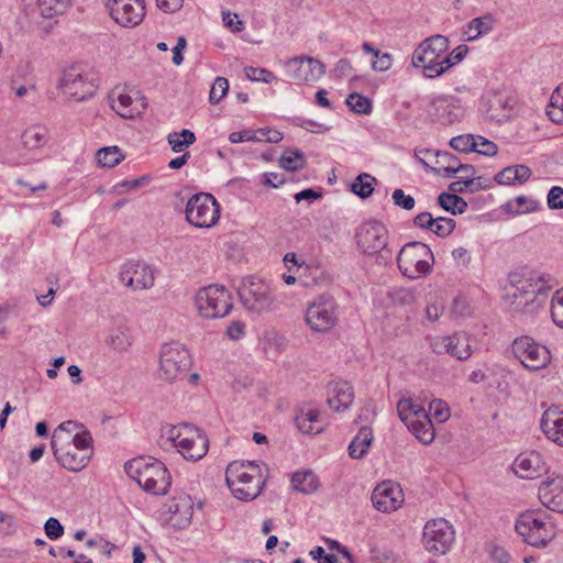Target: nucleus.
Instances as JSON below:
<instances>
[{"mask_svg":"<svg viewBox=\"0 0 563 563\" xmlns=\"http://www.w3.org/2000/svg\"><path fill=\"white\" fill-rule=\"evenodd\" d=\"M547 202L552 210L563 209V188L553 186L548 194Z\"/></svg>","mask_w":563,"mask_h":563,"instance_id":"nucleus-61","label":"nucleus"},{"mask_svg":"<svg viewBox=\"0 0 563 563\" xmlns=\"http://www.w3.org/2000/svg\"><path fill=\"white\" fill-rule=\"evenodd\" d=\"M397 411L404 423L415 418L426 417V409L420 405L413 404L410 398L400 399L397 404Z\"/></svg>","mask_w":563,"mask_h":563,"instance_id":"nucleus-40","label":"nucleus"},{"mask_svg":"<svg viewBox=\"0 0 563 563\" xmlns=\"http://www.w3.org/2000/svg\"><path fill=\"white\" fill-rule=\"evenodd\" d=\"M401 490L398 485L391 482L378 484L372 493L373 506L382 512H390L400 507L402 499Z\"/></svg>","mask_w":563,"mask_h":563,"instance_id":"nucleus-22","label":"nucleus"},{"mask_svg":"<svg viewBox=\"0 0 563 563\" xmlns=\"http://www.w3.org/2000/svg\"><path fill=\"white\" fill-rule=\"evenodd\" d=\"M409 431L423 444H429L434 439V429L429 413L426 417L415 418L405 423Z\"/></svg>","mask_w":563,"mask_h":563,"instance_id":"nucleus-28","label":"nucleus"},{"mask_svg":"<svg viewBox=\"0 0 563 563\" xmlns=\"http://www.w3.org/2000/svg\"><path fill=\"white\" fill-rule=\"evenodd\" d=\"M106 344L118 353H124L132 345L131 330L125 322H119L109 330Z\"/></svg>","mask_w":563,"mask_h":563,"instance_id":"nucleus-25","label":"nucleus"},{"mask_svg":"<svg viewBox=\"0 0 563 563\" xmlns=\"http://www.w3.org/2000/svg\"><path fill=\"white\" fill-rule=\"evenodd\" d=\"M107 7L111 18L125 27L139 25L145 16L144 0H109Z\"/></svg>","mask_w":563,"mask_h":563,"instance_id":"nucleus-16","label":"nucleus"},{"mask_svg":"<svg viewBox=\"0 0 563 563\" xmlns=\"http://www.w3.org/2000/svg\"><path fill=\"white\" fill-rule=\"evenodd\" d=\"M547 114L552 122L563 124V82L552 92Z\"/></svg>","mask_w":563,"mask_h":563,"instance_id":"nucleus-37","label":"nucleus"},{"mask_svg":"<svg viewBox=\"0 0 563 563\" xmlns=\"http://www.w3.org/2000/svg\"><path fill=\"white\" fill-rule=\"evenodd\" d=\"M515 528L525 542L536 548L545 547L554 536L553 527L533 511L521 514Z\"/></svg>","mask_w":563,"mask_h":563,"instance_id":"nucleus-11","label":"nucleus"},{"mask_svg":"<svg viewBox=\"0 0 563 563\" xmlns=\"http://www.w3.org/2000/svg\"><path fill=\"white\" fill-rule=\"evenodd\" d=\"M511 351L515 357L529 371L542 369L551 361L548 347L528 335L515 339Z\"/></svg>","mask_w":563,"mask_h":563,"instance_id":"nucleus-10","label":"nucleus"},{"mask_svg":"<svg viewBox=\"0 0 563 563\" xmlns=\"http://www.w3.org/2000/svg\"><path fill=\"white\" fill-rule=\"evenodd\" d=\"M333 397L328 398L329 407L335 411L347 409L354 399L353 387L347 382H339L332 388Z\"/></svg>","mask_w":563,"mask_h":563,"instance_id":"nucleus-27","label":"nucleus"},{"mask_svg":"<svg viewBox=\"0 0 563 563\" xmlns=\"http://www.w3.org/2000/svg\"><path fill=\"white\" fill-rule=\"evenodd\" d=\"M430 415L440 423L445 422L449 417V408L441 399H434L429 405Z\"/></svg>","mask_w":563,"mask_h":563,"instance_id":"nucleus-57","label":"nucleus"},{"mask_svg":"<svg viewBox=\"0 0 563 563\" xmlns=\"http://www.w3.org/2000/svg\"><path fill=\"white\" fill-rule=\"evenodd\" d=\"M167 141L172 150L179 153L196 142V135L192 131L183 129L180 132L169 133Z\"/></svg>","mask_w":563,"mask_h":563,"instance_id":"nucleus-42","label":"nucleus"},{"mask_svg":"<svg viewBox=\"0 0 563 563\" xmlns=\"http://www.w3.org/2000/svg\"><path fill=\"white\" fill-rule=\"evenodd\" d=\"M119 277L126 287L146 290L154 286L155 269L142 261H129L121 266Z\"/></svg>","mask_w":563,"mask_h":563,"instance_id":"nucleus-15","label":"nucleus"},{"mask_svg":"<svg viewBox=\"0 0 563 563\" xmlns=\"http://www.w3.org/2000/svg\"><path fill=\"white\" fill-rule=\"evenodd\" d=\"M56 449L53 451L54 456L64 468L70 472H80L88 465L90 456L77 453L70 443L57 444Z\"/></svg>","mask_w":563,"mask_h":563,"instance_id":"nucleus-24","label":"nucleus"},{"mask_svg":"<svg viewBox=\"0 0 563 563\" xmlns=\"http://www.w3.org/2000/svg\"><path fill=\"white\" fill-rule=\"evenodd\" d=\"M377 183V179L367 174H360L351 185V190L354 195L358 196L362 199L368 198L374 191V185Z\"/></svg>","mask_w":563,"mask_h":563,"instance_id":"nucleus-41","label":"nucleus"},{"mask_svg":"<svg viewBox=\"0 0 563 563\" xmlns=\"http://www.w3.org/2000/svg\"><path fill=\"white\" fill-rule=\"evenodd\" d=\"M110 99L111 108L122 118H134L141 112L135 106H133V99L129 95L120 93L117 98L111 96Z\"/></svg>","mask_w":563,"mask_h":563,"instance_id":"nucleus-34","label":"nucleus"},{"mask_svg":"<svg viewBox=\"0 0 563 563\" xmlns=\"http://www.w3.org/2000/svg\"><path fill=\"white\" fill-rule=\"evenodd\" d=\"M195 302L200 316L206 319L223 318L233 308L230 291L219 285H209L199 289Z\"/></svg>","mask_w":563,"mask_h":563,"instance_id":"nucleus-5","label":"nucleus"},{"mask_svg":"<svg viewBox=\"0 0 563 563\" xmlns=\"http://www.w3.org/2000/svg\"><path fill=\"white\" fill-rule=\"evenodd\" d=\"M229 90V81L224 77H217L210 93H209V101L212 104H217L220 102V100L228 93Z\"/></svg>","mask_w":563,"mask_h":563,"instance_id":"nucleus-50","label":"nucleus"},{"mask_svg":"<svg viewBox=\"0 0 563 563\" xmlns=\"http://www.w3.org/2000/svg\"><path fill=\"white\" fill-rule=\"evenodd\" d=\"M438 205L452 214H462L467 209V202L462 197L449 192L439 195Z\"/></svg>","mask_w":563,"mask_h":563,"instance_id":"nucleus-36","label":"nucleus"},{"mask_svg":"<svg viewBox=\"0 0 563 563\" xmlns=\"http://www.w3.org/2000/svg\"><path fill=\"white\" fill-rule=\"evenodd\" d=\"M191 429L192 432L180 438L177 450L186 460L198 461L207 454L209 440L200 429L195 426Z\"/></svg>","mask_w":563,"mask_h":563,"instance_id":"nucleus-21","label":"nucleus"},{"mask_svg":"<svg viewBox=\"0 0 563 563\" xmlns=\"http://www.w3.org/2000/svg\"><path fill=\"white\" fill-rule=\"evenodd\" d=\"M511 467L514 473L522 479H534L548 472L545 460L536 451L519 454Z\"/></svg>","mask_w":563,"mask_h":563,"instance_id":"nucleus-20","label":"nucleus"},{"mask_svg":"<svg viewBox=\"0 0 563 563\" xmlns=\"http://www.w3.org/2000/svg\"><path fill=\"white\" fill-rule=\"evenodd\" d=\"M191 366V357L181 344L172 342L164 344L159 353V378L168 383L187 375Z\"/></svg>","mask_w":563,"mask_h":563,"instance_id":"nucleus-7","label":"nucleus"},{"mask_svg":"<svg viewBox=\"0 0 563 563\" xmlns=\"http://www.w3.org/2000/svg\"><path fill=\"white\" fill-rule=\"evenodd\" d=\"M307 159L298 148H288L279 157V165L287 172H297L305 167Z\"/></svg>","mask_w":563,"mask_h":563,"instance_id":"nucleus-35","label":"nucleus"},{"mask_svg":"<svg viewBox=\"0 0 563 563\" xmlns=\"http://www.w3.org/2000/svg\"><path fill=\"white\" fill-rule=\"evenodd\" d=\"M488 551L490 554V558L495 563H509L510 562V554L503 548L497 544H489Z\"/></svg>","mask_w":563,"mask_h":563,"instance_id":"nucleus-63","label":"nucleus"},{"mask_svg":"<svg viewBox=\"0 0 563 563\" xmlns=\"http://www.w3.org/2000/svg\"><path fill=\"white\" fill-rule=\"evenodd\" d=\"M476 150L475 153H478L484 156H494L498 152V146L493 142L487 140L484 136L476 135Z\"/></svg>","mask_w":563,"mask_h":563,"instance_id":"nucleus-59","label":"nucleus"},{"mask_svg":"<svg viewBox=\"0 0 563 563\" xmlns=\"http://www.w3.org/2000/svg\"><path fill=\"white\" fill-rule=\"evenodd\" d=\"M456 222L452 218L439 217L435 219V224L430 230L439 238L449 236L455 229Z\"/></svg>","mask_w":563,"mask_h":563,"instance_id":"nucleus-49","label":"nucleus"},{"mask_svg":"<svg viewBox=\"0 0 563 563\" xmlns=\"http://www.w3.org/2000/svg\"><path fill=\"white\" fill-rule=\"evenodd\" d=\"M73 443V448L77 450H86L92 444L91 433L87 430V428L82 424V428L76 432L73 437H70V444Z\"/></svg>","mask_w":563,"mask_h":563,"instance_id":"nucleus-54","label":"nucleus"},{"mask_svg":"<svg viewBox=\"0 0 563 563\" xmlns=\"http://www.w3.org/2000/svg\"><path fill=\"white\" fill-rule=\"evenodd\" d=\"M431 349L435 354H450L460 361L467 360L473 351L466 334L455 333L448 336H438L431 341Z\"/></svg>","mask_w":563,"mask_h":563,"instance_id":"nucleus-19","label":"nucleus"},{"mask_svg":"<svg viewBox=\"0 0 563 563\" xmlns=\"http://www.w3.org/2000/svg\"><path fill=\"white\" fill-rule=\"evenodd\" d=\"M82 428V423L77 421L68 420L62 422L53 432L51 446L53 451H56L57 444L70 443V437L73 432H78Z\"/></svg>","mask_w":563,"mask_h":563,"instance_id":"nucleus-32","label":"nucleus"},{"mask_svg":"<svg viewBox=\"0 0 563 563\" xmlns=\"http://www.w3.org/2000/svg\"><path fill=\"white\" fill-rule=\"evenodd\" d=\"M245 76L252 81H263L269 84L276 79L275 75L265 69L253 66H247L244 68Z\"/></svg>","mask_w":563,"mask_h":563,"instance_id":"nucleus-51","label":"nucleus"},{"mask_svg":"<svg viewBox=\"0 0 563 563\" xmlns=\"http://www.w3.org/2000/svg\"><path fill=\"white\" fill-rule=\"evenodd\" d=\"M48 140V132L45 126L33 125L27 128L21 136V142L26 150L43 147Z\"/></svg>","mask_w":563,"mask_h":563,"instance_id":"nucleus-31","label":"nucleus"},{"mask_svg":"<svg viewBox=\"0 0 563 563\" xmlns=\"http://www.w3.org/2000/svg\"><path fill=\"white\" fill-rule=\"evenodd\" d=\"M306 321L316 332H327L338 321L336 305L332 297L320 296L306 312Z\"/></svg>","mask_w":563,"mask_h":563,"instance_id":"nucleus-13","label":"nucleus"},{"mask_svg":"<svg viewBox=\"0 0 563 563\" xmlns=\"http://www.w3.org/2000/svg\"><path fill=\"white\" fill-rule=\"evenodd\" d=\"M170 522L174 527L183 529L187 527L192 517V505L189 498H184L179 503H173L169 506Z\"/></svg>","mask_w":563,"mask_h":563,"instance_id":"nucleus-29","label":"nucleus"},{"mask_svg":"<svg viewBox=\"0 0 563 563\" xmlns=\"http://www.w3.org/2000/svg\"><path fill=\"white\" fill-rule=\"evenodd\" d=\"M455 539L453 526L444 518L429 520L423 529L422 544L433 554H445Z\"/></svg>","mask_w":563,"mask_h":563,"instance_id":"nucleus-12","label":"nucleus"},{"mask_svg":"<svg viewBox=\"0 0 563 563\" xmlns=\"http://www.w3.org/2000/svg\"><path fill=\"white\" fill-rule=\"evenodd\" d=\"M225 333L233 341L240 340L245 334V324L239 320L232 321L228 325Z\"/></svg>","mask_w":563,"mask_h":563,"instance_id":"nucleus-64","label":"nucleus"},{"mask_svg":"<svg viewBox=\"0 0 563 563\" xmlns=\"http://www.w3.org/2000/svg\"><path fill=\"white\" fill-rule=\"evenodd\" d=\"M563 489V478H548L542 482L538 496L540 501L548 508H550L551 503L554 500V496L559 490Z\"/></svg>","mask_w":563,"mask_h":563,"instance_id":"nucleus-39","label":"nucleus"},{"mask_svg":"<svg viewBox=\"0 0 563 563\" xmlns=\"http://www.w3.org/2000/svg\"><path fill=\"white\" fill-rule=\"evenodd\" d=\"M540 427L549 440L563 446V410L556 406L547 409L541 417Z\"/></svg>","mask_w":563,"mask_h":563,"instance_id":"nucleus-23","label":"nucleus"},{"mask_svg":"<svg viewBox=\"0 0 563 563\" xmlns=\"http://www.w3.org/2000/svg\"><path fill=\"white\" fill-rule=\"evenodd\" d=\"M124 158L118 146L102 147L97 151L96 159L102 167H114Z\"/></svg>","mask_w":563,"mask_h":563,"instance_id":"nucleus-43","label":"nucleus"},{"mask_svg":"<svg viewBox=\"0 0 563 563\" xmlns=\"http://www.w3.org/2000/svg\"><path fill=\"white\" fill-rule=\"evenodd\" d=\"M434 256L431 249L422 242H409L401 247L397 255V265L401 274L410 279L428 275Z\"/></svg>","mask_w":563,"mask_h":563,"instance_id":"nucleus-4","label":"nucleus"},{"mask_svg":"<svg viewBox=\"0 0 563 563\" xmlns=\"http://www.w3.org/2000/svg\"><path fill=\"white\" fill-rule=\"evenodd\" d=\"M126 474L146 492L154 495L167 494L172 478L167 467L152 457H136L124 465Z\"/></svg>","mask_w":563,"mask_h":563,"instance_id":"nucleus-1","label":"nucleus"},{"mask_svg":"<svg viewBox=\"0 0 563 563\" xmlns=\"http://www.w3.org/2000/svg\"><path fill=\"white\" fill-rule=\"evenodd\" d=\"M69 0H38L41 15L44 18H53L62 14Z\"/></svg>","mask_w":563,"mask_h":563,"instance_id":"nucleus-46","label":"nucleus"},{"mask_svg":"<svg viewBox=\"0 0 563 563\" xmlns=\"http://www.w3.org/2000/svg\"><path fill=\"white\" fill-rule=\"evenodd\" d=\"M346 104L358 114H369L373 109L371 99L357 92H352L347 96Z\"/></svg>","mask_w":563,"mask_h":563,"instance_id":"nucleus-44","label":"nucleus"},{"mask_svg":"<svg viewBox=\"0 0 563 563\" xmlns=\"http://www.w3.org/2000/svg\"><path fill=\"white\" fill-rule=\"evenodd\" d=\"M391 198L394 205L404 210H412L415 208V198L410 195H406L402 189H395L393 191Z\"/></svg>","mask_w":563,"mask_h":563,"instance_id":"nucleus-58","label":"nucleus"},{"mask_svg":"<svg viewBox=\"0 0 563 563\" xmlns=\"http://www.w3.org/2000/svg\"><path fill=\"white\" fill-rule=\"evenodd\" d=\"M551 317L553 322L563 329V289L552 298Z\"/></svg>","mask_w":563,"mask_h":563,"instance_id":"nucleus-55","label":"nucleus"},{"mask_svg":"<svg viewBox=\"0 0 563 563\" xmlns=\"http://www.w3.org/2000/svg\"><path fill=\"white\" fill-rule=\"evenodd\" d=\"M476 135L473 134H464L457 135L451 139L450 146L459 152H475L476 150Z\"/></svg>","mask_w":563,"mask_h":563,"instance_id":"nucleus-47","label":"nucleus"},{"mask_svg":"<svg viewBox=\"0 0 563 563\" xmlns=\"http://www.w3.org/2000/svg\"><path fill=\"white\" fill-rule=\"evenodd\" d=\"M286 71L297 82L314 81L324 74V65L312 57L300 56L286 63Z\"/></svg>","mask_w":563,"mask_h":563,"instance_id":"nucleus-18","label":"nucleus"},{"mask_svg":"<svg viewBox=\"0 0 563 563\" xmlns=\"http://www.w3.org/2000/svg\"><path fill=\"white\" fill-rule=\"evenodd\" d=\"M495 19L492 14L472 19L463 30V37L466 42H472L493 31Z\"/></svg>","mask_w":563,"mask_h":563,"instance_id":"nucleus-26","label":"nucleus"},{"mask_svg":"<svg viewBox=\"0 0 563 563\" xmlns=\"http://www.w3.org/2000/svg\"><path fill=\"white\" fill-rule=\"evenodd\" d=\"M192 424L189 423H180L177 426H170L166 431L167 439L173 442V445L177 449L178 441L180 438L188 435V432H192Z\"/></svg>","mask_w":563,"mask_h":563,"instance_id":"nucleus-56","label":"nucleus"},{"mask_svg":"<svg viewBox=\"0 0 563 563\" xmlns=\"http://www.w3.org/2000/svg\"><path fill=\"white\" fill-rule=\"evenodd\" d=\"M373 442V430L369 427H362L349 445V455L352 459H363Z\"/></svg>","mask_w":563,"mask_h":563,"instance_id":"nucleus-30","label":"nucleus"},{"mask_svg":"<svg viewBox=\"0 0 563 563\" xmlns=\"http://www.w3.org/2000/svg\"><path fill=\"white\" fill-rule=\"evenodd\" d=\"M540 205L537 200L528 198L526 196H518L514 201H509L505 205V211L509 214L517 216L520 213H530L539 209Z\"/></svg>","mask_w":563,"mask_h":563,"instance_id":"nucleus-38","label":"nucleus"},{"mask_svg":"<svg viewBox=\"0 0 563 563\" xmlns=\"http://www.w3.org/2000/svg\"><path fill=\"white\" fill-rule=\"evenodd\" d=\"M449 48V40L443 35H432L426 38L419 44L413 51L411 63L416 68L422 67L426 70V66H431L437 59Z\"/></svg>","mask_w":563,"mask_h":563,"instance_id":"nucleus-17","label":"nucleus"},{"mask_svg":"<svg viewBox=\"0 0 563 563\" xmlns=\"http://www.w3.org/2000/svg\"><path fill=\"white\" fill-rule=\"evenodd\" d=\"M69 0H38L41 15L44 18H53L62 14Z\"/></svg>","mask_w":563,"mask_h":563,"instance_id":"nucleus-45","label":"nucleus"},{"mask_svg":"<svg viewBox=\"0 0 563 563\" xmlns=\"http://www.w3.org/2000/svg\"><path fill=\"white\" fill-rule=\"evenodd\" d=\"M225 482L233 496L240 500H253L263 490L264 479L255 462H231L225 471Z\"/></svg>","mask_w":563,"mask_h":563,"instance_id":"nucleus-2","label":"nucleus"},{"mask_svg":"<svg viewBox=\"0 0 563 563\" xmlns=\"http://www.w3.org/2000/svg\"><path fill=\"white\" fill-rule=\"evenodd\" d=\"M451 60H449L448 55L441 56V58L437 59L431 66H426V70H423V75L428 78H435L441 76L452 66H449Z\"/></svg>","mask_w":563,"mask_h":563,"instance_id":"nucleus-52","label":"nucleus"},{"mask_svg":"<svg viewBox=\"0 0 563 563\" xmlns=\"http://www.w3.org/2000/svg\"><path fill=\"white\" fill-rule=\"evenodd\" d=\"M511 287L515 288L508 296L517 309H523L532 303L537 295H547L554 286V278L549 274L519 278L517 275L510 276Z\"/></svg>","mask_w":563,"mask_h":563,"instance_id":"nucleus-6","label":"nucleus"},{"mask_svg":"<svg viewBox=\"0 0 563 563\" xmlns=\"http://www.w3.org/2000/svg\"><path fill=\"white\" fill-rule=\"evenodd\" d=\"M357 246L367 255H376V263L388 265L393 251L388 247V231L379 221H367L356 232Z\"/></svg>","mask_w":563,"mask_h":563,"instance_id":"nucleus-3","label":"nucleus"},{"mask_svg":"<svg viewBox=\"0 0 563 563\" xmlns=\"http://www.w3.org/2000/svg\"><path fill=\"white\" fill-rule=\"evenodd\" d=\"M291 483L297 492L303 494L314 493L319 487V481L312 471L295 473Z\"/></svg>","mask_w":563,"mask_h":563,"instance_id":"nucleus-33","label":"nucleus"},{"mask_svg":"<svg viewBox=\"0 0 563 563\" xmlns=\"http://www.w3.org/2000/svg\"><path fill=\"white\" fill-rule=\"evenodd\" d=\"M238 295L243 306L251 311H267L274 299L268 285L255 276L244 277L238 287Z\"/></svg>","mask_w":563,"mask_h":563,"instance_id":"nucleus-9","label":"nucleus"},{"mask_svg":"<svg viewBox=\"0 0 563 563\" xmlns=\"http://www.w3.org/2000/svg\"><path fill=\"white\" fill-rule=\"evenodd\" d=\"M46 536L51 540H56L64 534V527L56 518H48L44 525Z\"/></svg>","mask_w":563,"mask_h":563,"instance_id":"nucleus-62","label":"nucleus"},{"mask_svg":"<svg viewBox=\"0 0 563 563\" xmlns=\"http://www.w3.org/2000/svg\"><path fill=\"white\" fill-rule=\"evenodd\" d=\"M305 418L303 409H298L295 416V424L300 432L305 434H317L323 430V426H312Z\"/></svg>","mask_w":563,"mask_h":563,"instance_id":"nucleus-53","label":"nucleus"},{"mask_svg":"<svg viewBox=\"0 0 563 563\" xmlns=\"http://www.w3.org/2000/svg\"><path fill=\"white\" fill-rule=\"evenodd\" d=\"M433 155L437 157V161H435V164L440 166L439 169H442L443 172V177L446 178V175H448V172H446V168H453L455 169L456 168V165L457 164H461L459 158L449 153V152H444V151H434Z\"/></svg>","mask_w":563,"mask_h":563,"instance_id":"nucleus-48","label":"nucleus"},{"mask_svg":"<svg viewBox=\"0 0 563 563\" xmlns=\"http://www.w3.org/2000/svg\"><path fill=\"white\" fill-rule=\"evenodd\" d=\"M186 220L196 228H211L220 219V206L211 194H195L186 205Z\"/></svg>","mask_w":563,"mask_h":563,"instance_id":"nucleus-8","label":"nucleus"},{"mask_svg":"<svg viewBox=\"0 0 563 563\" xmlns=\"http://www.w3.org/2000/svg\"><path fill=\"white\" fill-rule=\"evenodd\" d=\"M282 140L283 134L279 131L267 128L255 131V142L278 143Z\"/></svg>","mask_w":563,"mask_h":563,"instance_id":"nucleus-60","label":"nucleus"},{"mask_svg":"<svg viewBox=\"0 0 563 563\" xmlns=\"http://www.w3.org/2000/svg\"><path fill=\"white\" fill-rule=\"evenodd\" d=\"M59 86L65 95L76 101L91 98L98 89L96 78H88L75 66L64 70Z\"/></svg>","mask_w":563,"mask_h":563,"instance_id":"nucleus-14","label":"nucleus"}]
</instances>
